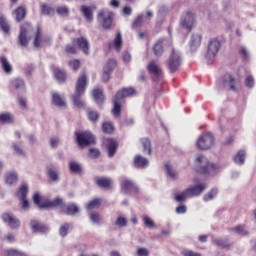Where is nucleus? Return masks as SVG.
Here are the masks:
<instances>
[{"label":"nucleus","mask_w":256,"mask_h":256,"mask_svg":"<svg viewBox=\"0 0 256 256\" xmlns=\"http://www.w3.org/2000/svg\"><path fill=\"white\" fill-rule=\"evenodd\" d=\"M34 37V47L35 49H41L51 43V37L44 36L41 34V30L39 28L33 29V26L29 23H24L20 27V34H19V43L21 47H27L29 45V39Z\"/></svg>","instance_id":"1"},{"label":"nucleus","mask_w":256,"mask_h":256,"mask_svg":"<svg viewBox=\"0 0 256 256\" xmlns=\"http://www.w3.org/2000/svg\"><path fill=\"white\" fill-rule=\"evenodd\" d=\"M85 89H87V75L83 74L76 82L75 93L72 95L73 105L78 109L85 108V101L81 99L85 95Z\"/></svg>","instance_id":"2"},{"label":"nucleus","mask_w":256,"mask_h":256,"mask_svg":"<svg viewBox=\"0 0 256 256\" xmlns=\"http://www.w3.org/2000/svg\"><path fill=\"white\" fill-rule=\"evenodd\" d=\"M196 167L199 173H205L207 175L215 176L219 171H221V167L214 163H210V161L205 156H197L196 158Z\"/></svg>","instance_id":"3"},{"label":"nucleus","mask_w":256,"mask_h":256,"mask_svg":"<svg viewBox=\"0 0 256 256\" xmlns=\"http://www.w3.org/2000/svg\"><path fill=\"white\" fill-rule=\"evenodd\" d=\"M183 63V55L179 50L172 49L170 56L166 62L167 69L170 73H175Z\"/></svg>","instance_id":"4"},{"label":"nucleus","mask_w":256,"mask_h":256,"mask_svg":"<svg viewBox=\"0 0 256 256\" xmlns=\"http://www.w3.org/2000/svg\"><path fill=\"white\" fill-rule=\"evenodd\" d=\"M222 83L224 89H228V91H233L234 93L241 91V80L235 78L233 74H224L222 77Z\"/></svg>","instance_id":"5"},{"label":"nucleus","mask_w":256,"mask_h":256,"mask_svg":"<svg viewBox=\"0 0 256 256\" xmlns=\"http://www.w3.org/2000/svg\"><path fill=\"white\" fill-rule=\"evenodd\" d=\"M213 145H215V137L211 133L202 134L196 142V147L201 151H207Z\"/></svg>","instance_id":"6"},{"label":"nucleus","mask_w":256,"mask_h":256,"mask_svg":"<svg viewBox=\"0 0 256 256\" xmlns=\"http://www.w3.org/2000/svg\"><path fill=\"white\" fill-rule=\"evenodd\" d=\"M76 139L80 147L95 145V136L90 131L76 133Z\"/></svg>","instance_id":"7"},{"label":"nucleus","mask_w":256,"mask_h":256,"mask_svg":"<svg viewBox=\"0 0 256 256\" xmlns=\"http://www.w3.org/2000/svg\"><path fill=\"white\" fill-rule=\"evenodd\" d=\"M2 221L6 223L10 229H19L21 227V220L11 212L2 214Z\"/></svg>","instance_id":"8"},{"label":"nucleus","mask_w":256,"mask_h":256,"mask_svg":"<svg viewBox=\"0 0 256 256\" xmlns=\"http://www.w3.org/2000/svg\"><path fill=\"white\" fill-rule=\"evenodd\" d=\"M220 49H221V42L217 39H211L208 42L206 57L208 59H215Z\"/></svg>","instance_id":"9"},{"label":"nucleus","mask_w":256,"mask_h":256,"mask_svg":"<svg viewBox=\"0 0 256 256\" xmlns=\"http://www.w3.org/2000/svg\"><path fill=\"white\" fill-rule=\"evenodd\" d=\"M98 21H100L104 29H109L113 24V13L109 10L100 11L98 13Z\"/></svg>","instance_id":"10"},{"label":"nucleus","mask_w":256,"mask_h":256,"mask_svg":"<svg viewBox=\"0 0 256 256\" xmlns=\"http://www.w3.org/2000/svg\"><path fill=\"white\" fill-rule=\"evenodd\" d=\"M207 183L201 182L199 184L191 185L189 186L186 191L188 193V196L191 198L193 197H199L205 190H207Z\"/></svg>","instance_id":"11"},{"label":"nucleus","mask_w":256,"mask_h":256,"mask_svg":"<svg viewBox=\"0 0 256 256\" xmlns=\"http://www.w3.org/2000/svg\"><path fill=\"white\" fill-rule=\"evenodd\" d=\"M181 26L188 31H191L195 27V14L193 12H186L182 17Z\"/></svg>","instance_id":"12"},{"label":"nucleus","mask_w":256,"mask_h":256,"mask_svg":"<svg viewBox=\"0 0 256 256\" xmlns=\"http://www.w3.org/2000/svg\"><path fill=\"white\" fill-rule=\"evenodd\" d=\"M148 73H151L153 75V81H157L159 77H161L163 70H161V66H159V63L157 61H150L147 65Z\"/></svg>","instance_id":"13"},{"label":"nucleus","mask_w":256,"mask_h":256,"mask_svg":"<svg viewBox=\"0 0 256 256\" xmlns=\"http://www.w3.org/2000/svg\"><path fill=\"white\" fill-rule=\"evenodd\" d=\"M52 104L59 109H67V100L61 97L59 93H52Z\"/></svg>","instance_id":"14"},{"label":"nucleus","mask_w":256,"mask_h":256,"mask_svg":"<svg viewBox=\"0 0 256 256\" xmlns=\"http://www.w3.org/2000/svg\"><path fill=\"white\" fill-rule=\"evenodd\" d=\"M121 189L123 193H137L138 188L135 183H133L131 180H124L121 183Z\"/></svg>","instance_id":"15"},{"label":"nucleus","mask_w":256,"mask_h":256,"mask_svg":"<svg viewBox=\"0 0 256 256\" xmlns=\"http://www.w3.org/2000/svg\"><path fill=\"white\" fill-rule=\"evenodd\" d=\"M46 209H53L55 207L61 208V211H63L65 207V201L61 197H57L54 200H49L45 202Z\"/></svg>","instance_id":"16"},{"label":"nucleus","mask_w":256,"mask_h":256,"mask_svg":"<svg viewBox=\"0 0 256 256\" xmlns=\"http://www.w3.org/2000/svg\"><path fill=\"white\" fill-rule=\"evenodd\" d=\"M104 143L108 150V156L115 157V153H117V142L111 138H107L104 140Z\"/></svg>","instance_id":"17"},{"label":"nucleus","mask_w":256,"mask_h":256,"mask_svg":"<svg viewBox=\"0 0 256 256\" xmlns=\"http://www.w3.org/2000/svg\"><path fill=\"white\" fill-rule=\"evenodd\" d=\"M12 15H14L15 21L17 23H21V21H23V19H25V16L27 15V8L21 5L12 12Z\"/></svg>","instance_id":"18"},{"label":"nucleus","mask_w":256,"mask_h":256,"mask_svg":"<svg viewBox=\"0 0 256 256\" xmlns=\"http://www.w3.org/2000/svg\"><path fill=\"white\" fill-rule=\"evenodd\" d=\"M76 41L79 49L82 50L84 55H89V51H90L89 40H87V38L85 37H79L77 38Z\"/></svg>","instance_id":"19"},{"label":"nucleus","mask_w":256,"mask_h":256,"mask_svg":"<svg viewBox=\"0 0 256 256\" xmlns=\"http://www.w3.org/2000/svg\"><path fill=\"white\" fill-rule=\"evenodd\" d=\"M134 165L135 167H139L140 169H145L146 167H149V159L141 155H136L134 157Z\"/></svg>","instance_id":"20"},{"label":"nucleus","mask_w":256,"mask_h":256,"mask_svg":"<svg viewBox=\"0 0 256 256\" xmlns=\"http://www.w3.org/2000/svg\"><path fill=\"white\" fill-rule=\"evenodd\" d=\"M0 63H1V67L4 71V73H6V75H11L13 73V66H11V63H9V60H7V57L5 56H0Z\"/></svg>","instance_id":"21"},{"label":"nucleus","mask_w":256,"mask_h":256,"mask_svg":"<svg viewBox=\"0 0 256 256\" xmlns=\"http://www.w3.org/2000/svg\"><path fill=\"white\" fill-rule=\"evenodd\" d=\"M121 93H117L114 99V107L112 109V114L114 117H119L121 115V103L123 100L119 99Z\"/></svg>","instance_id":"22"},{"label":"nucleus","mask_w":256,"mask_h":256,"mask_svg":"<svg viewBox=\"0 0 256 256\" xmlns=\"http://www.w3.org/2000/svg\"><path fill=\"white\" fill-rule=\"evenodd\" d=\"M245 159H247V154L245 153V150H239L233 156V161L236 165H245Z\"/></svg>","instance_id":"23"},{"label":"nucleus","mask_w":256,"mask_h":256,"mask_svg":"<svg viewBox=\"0 0 256 256\" xmlns=\"http://www.w3.org/2000/svg\"><path fill=\"white\" fill-rule=\"evenodd\" d=\"M30 227L34 233H45L47 232V226L39 223L38 221L32 220L30 222Z\"/></svg>","instance_id":"24"},{"label":"nucleus","mask_w":256,"mask_h":256,"mask_svg":"<svg viewBox=\"0 0 256 256\" xmlns=\"http://www.w3.org/2000/svg\"><path fill=\"white\" fill-rule=\"evenodd\" d=\"M96 183L98 187H103L104 189H111V187H113V180L110 178H97Z\"/></svg>","instance_id":"25"},{"label":"nucleus","mask_w":256,"mask_h":256,"mask_svg":"<svg viewBox=\"0 0 256 256\" xmlns=\"http://www.w3.org/2000/svg\"><path fill=\"white\" fill-rule=\"evenodd\" d=\"M40 11L41 15H46V17H53V15H55V9L47 3H42L40 5Z\"/></svg>","instance_id":"26"},{"label":"nucleus","mask_w":256,"mask_h":256,"mask_svg":"<svg viewBox=\"0 0 256 256\" xmlns=\"http://www.w3.org/2000/svg\"><path fill=\"white\" fill-rule=\"evenodd\" d=\"M201 34H192L190 39V48L192 51H196L197 48L201 45Z\"/></svg>","instance_id":"27"},{"label":"nucleus","mask_w":256,"mask_h":256,"mask_svg":"<svg viewBox=\"0 0 256 256\" xmlns=\"http://www.w3.org/2000/svg\"><path fill=\"white\" fill-rule=\"evenodd\" d=\"M4 181L7 185H15L19 178L17 177V172H7L4 177Z\"/></svg>","instance_id":"28"},{"label":"nucleus","mask_w":256,"mask_h":256,"mask_svg":"<svg viewBox=\"0 0 256 256\" xmlns=\"http://www.w3.org/2000/svg\"><path fill=\"white\" fill-rule=\"evenodd\" d=\"M81 12L83 13L86 21L91 23L93 21V7L91 6H81Z\"/></svg>","instance_id":"29"},{"label":"nucleus","mask_w":256,"mask_h":256,"mask_svg":"<svg viewBox=\"0 0 256 256\" xmlns=\"http://www.w3.org/2000/svg\"><path fill=\"white\" fill-rule=\"evenodd\" d=\"M92 96L96 103H103V101H105V96L103 95V89L101 88H95L92 91Z\"/></svg>","instance_id":"30"},{"label":"nucleus","mask_w":256,"mask_h":256,"mask_svg":"<svg viewBox=\"0 0 256 256\" xmlns=\"http://www.w3.org/2000/svg\"><path fill=\"white\" fill-rule=\"evenodd\" d=\"M0 28L6 35H9L11 33V26L9 25V22L7 21V18L5 16L0 17Z\"/></svg>","instance_id":"31"},{"label":"nucleus","mask_w":256,"mask_h":256,"mask_svg":"<svg viewBox=\"0 0 256 256\" xmlns=\"http://www.w3.org/2000/svg\"><path fill=\"white\" fill-rule=\"evenodd\" d=\"M153 52H154V55H156V57H161V55H163V53H164L163 41L157 40L154 43V45H153Z\"/></svg>","instance_id":"32"},{"label":"nucleus","mask_w":256,"mask_h":256,"mask_svg":"<svg viewBox=\"0 0 256 256\" xmlns=\"http://www.w3.org/2000/svg\"><path fill=\"white\" fill-rule=\"evenodd\" d=\"M62 213L65 215H75V213H79V206L77 204H70L66 208L64 206Z\"/></svg>","instance_id":"33"},{"label":"nucleus","mask_w":256,"mask_h":256,"mask_svg":"<svg viewBox=\"0 0 256 256\" xmlns=\"http://www.w3.org/2000/svg\"><path fill=\"white\" fill-rule=\"evenodd\" d=\"M120 93L119 99L123 101L125 97H133L136 91L133 88H123L122 90L118 91Z\"/></svg>","instance_id":"34"},{"label":"nucleus","mask_w":256,"mask_h":256,"mask_svg":"<svg viewBox=\"0 0 256 256\" xmlns=\"http://www.w3.org/2000/svg\"><path fill=\"white\" fill-rule=\"evenodd\" d=\"M69 169L71 173L80 174L83 171V166L79 162L71 161L69 162Z\"/></svg>","instance_id":"35"},{"label":"nucleus","mask_w":256,"mask_h":256,"mask_svg":"<svg viewBox=\"0 0 256 256\" xmlns=\"http://www.w3.org/2000/svg\"><path fill=\"white\" fill-rule=\"evenodd\" d=\"M28 193H29V186H27V184H23L20 186L16 195L18 199H27Z\"/></svg>","instance_id":"36"},{"label":"nucleus","mask_w":256,"mask_h":256,"mask_svg":"<svg viewBox=\"0 0 256 256\" xmlns=\"http://www.w3.org/2000/svg\"><path fill=\"white\" fill-rule=\"evenodd\" d=\"M217 193H219V191L217 190V188L211 189L208 193H206V194L203 196V201H205V202H207V201H213V199L217 197Z\"/></svg>","instance_id":"37"},{"label":"nucleus","mask_w":256,"mask_h":256,"mask_svg":"<svg viewBox=\"0 0 256 256\" xmlns=\"http://www.w3.org/2000/svg\"><path fill=\"white\" fill-rule=\"evenodd\" d=\"M232 231L237 235H249V231L247 230V228H245V225H237L234 228H232Z\"/></svg>","instance_id":"38"},{"label":"nucleus","mask_w":256,"mask_h":256,"mask_svg":"<svg viewBox=\"0 0 256 256\" xmlns=\"http://www.w3.org/2000/svg\"><path fill=\"white\" fill-rule=\"evenodd\" d=\"M73 230V224L66 223L60 227L59 233L61 237H67V233Z\"/></svg>","instance_id":"39"},{"label":"nucleus","mask_w":256,"mask_h":256,"mask_svg":"<svg viewBox=\"0 0 256 256\" xmlns=\"http://www.w3.org/2000/svg\"><path fill=\"white\" fill-rule=\"evenodd\" d=\"M141 144L144 149V153H147V155H151V141L148 138H142Z\"/></svg>","instance_id":"40"},{"label":"nucleus","mask_w":256,"mask_h":256,"mask_svg":"<svg viewBox=\"0 0 256 256\" xmlns=\"http://www.w3.org/2000/svg\"><path fill=\"white\" fill-rule=\"evenodd\" d=\"M122 45H123V37L121 36V32H117L116 37L114 39V47L116 50L121 51Z\"/></svg>","instance_id":"41"},{"label":"nucleus","mask_w":256,"mask_h":256,"mask_svg":"<svg viewBox=\"0 0 256 256\" xmlns=\"http://www.w3.org/2000/svg\"><path fill=\"white\" fill-rule=\"evenodd\" d=\"M34 203L39 207V209H47L45 202H41V195L39 193H35L33 196Z\"/></svg>","instance_id":"42"},{"label":"nucleus","mask_w":256,"mask_h":256,"mask_svg":"<svg viewBox=\"0 0 256 256\" xmlns=\"http://www.w3.org/2000/svg\"><path fill=\"white\" fill-rule=\"evenodd\" d=\"M98 205H101V199L95 198V199L91 200L90 202H88L86 209L88 211H93V209H97Z\"/></svg>","instance_id":"43"},{"label":"nucleus","mask_w":256,"mask_h":256,"mask_svg":"<svg viewBox=\"0 0 256 256\" xmlns=\"http://www.w3.org/2000/svg\"><path fill=\"white\" fill-rule=\"evenodd\" d=\"M48 175L51 181H59V170L57 168H49Z\"/></svg>","instance_id":"44"},{"label":"nucleus","mask_w":256,"mask_h":256,"mask_svg":"<svg viewBox=\"0 0 256 256\" xmlns=\"http://www.w3.org/2000/svg\"><path fill=\"white\" fill-rule=\"evenodd\" d=\"M165 169H166V175H167V177H169V179H177V171H175L171 167V165L166 164Z\"/></svg>","instance_id":"45"},{"label":"nucleus","mask_w":256,"mask_h":256,"mask_svg":"<svg viewBox=\"0 0 256 256\" xmlns=\"http://www.w3.org/2000/svg\"><path fill=\"white\" fill-rule=\"evenodd\" d=\"M54 75L59 83H63V81L66 79L65 71L62 69L57 68L54 72Z\"/></svg>","instance_id":"46"},{"label":"nucleus","mask_w":256,"mask_h":256,"mask_svg":"<svg viewBox=\"0 0 256 256\" xmlns=\"http://www.w3.org/2000/svg\"><path fill=\"white\" fill-rule=\"evenodd\" d=\"M12 87L16 89H25V81L21 78H15L12 80Z\"/></svg>","instance_id":"47"},{"label":"nucleus","mask_w":256,"mask_h":256,"mask_svg":"<svg viewBox=\"0 0 256 256\" xmlns=\"http://www.w3.org/2000/svg\"><path fill=\"white\" fill-rule=\"evenodd\" d=\"M1 123H13V115L11 113H2L0 114Z\"/></svg>","instance_id":"48"},{"label":"nucleus","mask_w":256,"mask_h":256,"mask_svg":"<svg viewBox=\"0 0 256 256\" xmlns=\"http://www.w3.org/2000/svg\"><path fill=\"white\" fill-rule=\"evenodd\" d=\"M56 13H58L60 17H68L69 8L67 6H60L56 9Z\"/></svg>","instance_id":"49"},{"label":"nucleus","mask_w":256,"mask_h":256,"mask_svg":"<svg viewBox=\"0 0 256 256\" xmlns=\"http://www.w3.org/2000/svg\"><path fill=\"white\" fill-rule=\"evenodd\" d=\"M142 221L148 229H153V227H155V222L147 215L143 216Z\"/></svg>","instance_id":"50"},{"label":"nucleus","mask_w":256,"mask_h":256,"mask_svg":"<svg viewBox=\"0 0 256 256\" xmlns=\"http://www.w3.org/2000/svg\"><path fill=\"white\" fill-rule=\"evenodd\" d=\"M186 199H191L187 192V189L175 196V200L179 203H181V201H185Z\"/></svg>","instance_id":"51"},{"label":"nucleus","mask_w":256,"mask_h":256,"mask_svg":"<svg viewBox=\"0 0 256 256\" xmlns=\"http://www.w3.org/2000/svg\"><path fill=\"white\" fill-rule=\"evenodd\" d=\"M117 65V62L115 60L110 59L107 61L106 65L104 66V71L112 72L113 69H115V66Z\"/></svg>","instance_id":"52"},{"label":"nucleus","mask_w":256,"mask_h":256,"mask_svg":"<svg viewBox=\"0 0 256 256\" xmlns=\"http://www.w3.org/2000/svg\"><path fill=\"white\" fill-rule=\"evenodd\" d=\"M208 19L211 21H217L219 19V11L216 8H212L208 13Z\"/></svg>","instance_id":"53"},{"label":"nucleus","mask_w":256,"mask_h":256,"mask_svg":"<svg viewBox=\"0 0 256 256\" xmlns=\"http://www.w3.org/2000/svg\"><path fill=\"white\" fill-rule=\"evenodd\" d=\"M144 19H145V15L143 14L138 15L137 18L134 20L132 27H141Z\"/></svg>","instance_id":"54"},{"label":"nucleus","mask_w":256,"mask_h":256,"mask_svg":"<svg viewBox=\"0 0 256 256\" xmlns=\"http://www.w3.org/2000/svg\"><path fill=\"white\" fill-rule=\"evenodd\" d=\"M7 256H28L25 252H21L19 250L10 249L6 251Z\"/></svg>","instance_id":"55"},{"label":"nucleus","mask_w":256,"mask_h":256,"mask_svg":"<svg viewBox=\"0 0 256 256\" xmlns=\"http://www.w3.org/2000/svg\"><path fill=\"white\" fill-rule=\"evenodd\" d=\"M114 128H113V124L109 123V122H105L102 125V131H104V133H108L111 134L113 132Z\"/></svg>","instance_id":"56"},{"label":"nucleus","mask_w":256,"mask_h":256,"mask_svg":"<svg viewBox=\"0 0 256 256\" xmlns=\"http://www.w3.org/2000/svg\"><path fill=\"white\" fill-rule=\"evenodd\" d=\"M117 227H126L127 226V218L119 216L115 222Z\"/></svg>","instance_id":"57"},{"label":"nucleus","mask_w":256,"mask_h":256,"mask_svg":"<svg viewBox=\"0 0 256 256\" xmlns=\"http://www.w3.org/2000/svg\"><path fill=\"white\" fill-rule=\"evenodd\" d=\"M90 220L92 221V223H96V224L101 223V217L99 216V213H97V212H92L90 214Z\"/></svg>","instance_id":"58"},{"label":"nucleus","mask_w":256,"mask_h":256,"mask_svg":"<svg viewBox=\"0 0 256 256\" xmlns=\"http://www.w3.org/2000/svg\"><path fill=\"white\" fill-rule=\"evenodd\" d=\"M245 85L246 87H249V89L255 87V79L253 78V76H248L245 79Z\"/></svg>","instance_id":"59"},{"label":"nucleus","mask_w":256,"mask_h":256,"mask_svg":"<svg viewBox=\"0 0 256 256\" xmlns=\"http://www.w3.org/2000/svg\"><path fill=\"white\" fill-rule=\"evenodd\" d=\"M21 202V208L23 211H29L30 209V205H29V200H27V198H22L20 199Z\"/></svg>","instance_id":"60"},{"label":"nucleus","mask_w":256,"mask_h":256,"mask_svg":"<svg viewBox=\"0 0 256 256\" xmlns=\"http://www.w3.org/2000/svg\"><path fill=\"white\" fill-rule=\"evenodd\" d=\"M13 149H14V153H16V155H25V151H23V148H21V146L17 145V143H14L12 145Z\"/></svg>","instance_id":"61"},{"label":"nucleus","mask_w":256,"mask_h":256,"mask_svg":"<svg viewBox=\"0 0 256 256\" xmlns=\"http://www.w3.org/2000/svg\"><path fill=\"white\" fill-rule=\"evenodd\" d=\"M88 119L93 122L97 121V119H99V113L96 111H90L88 113Z\"/></svg>","instance_id":"62"},{"label":"nucleus","mask_w":256,"mask_h":256,"mask_svg":"<svg viewBox=\"0 0 256 256\" xmlns=\"http://www.w3.org/2000/svg\"><path fill=\"white\" fill-rule=\"evenodd\" d=\"M69 66L71 69H73V71H77V69L81 67V62H79V60H73L69 62Z\"/></svg>","instance_id":"63"},{"label":"nucleus","mask_w":256,"mask_h":256,"mask_svg":"<svg viewBox=\"0 0 256 256\" xmlns=\"http://www.w3.org/2000/svg\"><path fill=\"white\" fill-rule=\"evenodd\" d=\"M137 255L138 256H149V250L147 248H138Z\"/></svg>","instance_id":"64"}]
</instances>
